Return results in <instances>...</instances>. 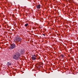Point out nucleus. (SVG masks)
<instances>
[{
    "label": "nucleus",
    "mask_w": 78,
    "mask_h": 78,
    "mask_svg": "<svg viewBox=\"0 0 78 78\" xmlns=\"http://www.w3.org/2000/svg\"><path fill=\"white\" fill-rule=\"evenodd\" d=\"M21 55L19 52H16L15 55H13V58L15 60H18L19 59V56Z\"/></svg>",
    "instance_id": "obj_1"
},
{
    "label": "nucleus",
    "mask_w": 78,
    "mask_h": 78,
    "mask_svg": "<svg viewBox=\"0 0 78 78\" xmlns=\"http://www.w3.org/2000/svg\"><path fill=\"white\" fill-rule=\"evenodd\" d=\"M21 41H22V38H20L18 35H17L16 36L15 39V41L21 42Z\"/></svg>",
    "instance_id": "obj_2"
},
{
    "label": "nucleus",
    "mask_w": 78,
    "mask_h": 78,
    "mask_svg": "<svg viewBox=\"0 0 78 78\" xmlns=\"http://www.w3.org/2000/svg\"><path fill=\"white\" fill-rule=\"evenodd\" d=\"M16 47V45H15V44H11V46H10V49H11V50H12V49L15 48Z\"/></svg>",
    "instance_id": "obj_3"
},
{
    "label": "nucleus",
    "mask_w": 78,
    "mask_h": 78,
    "mask_svg": "<svg viewBox=\"0 0 78 78\" xmlns=\"http://www.w3.org/2000/svg\"><path fill=\"white\" fill-rule=\"evenodd\" d=\"M31 59L33 61H34L37 59V57L36 56V55H33L31 58Z\"/></svg>",
    "instance_id": "obj_4"
},
{
    "label": "nucleus",
    "mask_w": 78,
    "mask_h": 78,
    "mask_svg": "<svg viewBox=\"0 0 78 78\" xmlns=\"http://www.w3.org/2000/svg\"><path fill=\"white\" fill-rule=\"evenodd\" d=\"M37 9H40L41 8V5L40 4L38 5L37 6Z\"/></svg>",
    "instance_id": "obj_5"
},
{
    "label": "nucleus",
    "mask_w": 78,
    "mask_h": 78,
    "mask_svg": "<svg viewBox=\"0 0 78 78\" xmlns=\"http://www.w3.org/2000/svg\"><path fill=\"white\" fill-rule=\"evenodd\" d=\"M22 52L21 53H20V54H23V53H25V50L24 49H22Z\"/></svg>",
    "instance_id": "obj_6"
},
{
    "label": "nucleus",
    "mask_w": 78,
    "mask_h": 78,
    "mask_svg": "<svg viewBox=\"0 0 78 78\" xmlns=\"http://www.w3.org/2000/svg\"><path fill=\"white\" fill-rule=\"evenodd\" d=\"M61 57H62V58H64V55L62 54H61L60 56Z\"/></svg>",
    "instance_id": "obj_7"
},
{
    "label": "nucleus",
    "mask_w": 78,
    "mask_h": 78,
    "mask_svg": "<svg viewBox=\"0 0 78 78\" xmlns=\"http://www.w3.org/2000/svg\"><path fill=\"white\" fill-rule=\"evenodd\" d=\"M41 68V65H39V66H38V69H40V68Z\"/></svg>",
    "instance_id": "obj_8"
},
{
    "label": "nucleus",
    "mask_w": 78,
    "mask_h": 78,
    "mask_svg": "<svg viewBox=\"0 0 78 78\" xmlns=\"http://www.w3.org/2000/svg\"><path fill=\"white\" fill-rule=\"evenodd\" d=\"M28 25V23H27L25 25V27H27Z\"/></svg>",
    "instance_id": "obj_9"
},
{
    "label": "nucleus",
    "mask_w": 78,
    "mask_h": 78,
    "mask_svg": "<svg viewBox=\"0 0 78 78\" xmlns=\"http://www.w3.org/2000/svg\"><path fill=\"white\" fill-rule=\"evenodd\" d=\"M8 64L9 66H11V64L9 62H8Z\"/></svg>",
    "instance_id": "obj_10"
},
{
    "label": "nucleus",
    "mask_w": 78,
    "mask_h": 78,
    "mask_svg": "<svg viewBox=\"0 0 78 78\" xmlns=\"http://www.w3.org/2000/svg\"><path fill=\"white\" fill-rule=\"evenodd\" d=\"M69 2L70 3H71V2H71V0H69Z\"/></svg>",
    "instance_id": "obj_11"
},
{
    "label": "nucleus",
    "mask_w": 78,
    "mask_h": 78,
    "mask_svg": "<svg viewBox=\"0 0 78 78\" xmlns=\"http://www.w3.org/2000/svg\"><path fill=\"white\" fill-rule=\"evenodd\" d=\"M43 36H45V35L44 34H43Z\"/></svg>",
    "instance_id": "obj_12"
}]
</instances>
